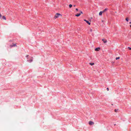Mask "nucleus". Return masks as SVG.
Wrapping results in <instances>:
<instances>
[{
    "label": "nucleus",
    "instance_id": "nucleus-1",
    "mask_svg": "<svg viewBox=\"0 0 131 131\" xmlns=\"http://www.w3.org/2000/svg\"><path fill=\"white\" fill-rule=\"evenodd\" d=\"M61 15L59 13H57L55 16L54 18L55 19Z\"/></svg>",
    "mask_w": 131,
    "mask_h": 131
},
{
    "label": "nucleus",
    "instance_id": "nucleus-2",
    "mask_svg": "<svg viewBox=\"0 0 131 131\" xmlns=\"http://www.w3.org/2000/svg\"><path fill=\"white\" fill-rule=\"evenodd\" d=\"M33 59V58L32 57L31 58H30V60H27V61L29 62L30 63L32 61Z\"/></svg>",
    "mask_w": 131,
    "mask_h": 131
},
{
    "label": "nucleus",
    "instance_id": "nucleus-3",
    "mask_svg": "<svg viewBox=\"0 0 131 131\" xmlns=\"http://www.w3.org/2000/svg\"><path fill=\"white\" fill-rule=\"evenodd\" d=\"M89 124L90 125H91L94 124V123L92 121H90L89 122Z\"/></svg>",
    "mask_w": 131,
    "mask_h": 131
},
{
    "label": "nucleus",
    "instance_id": "nucleus-4",
    "mask_svg": "<svg viewBox=\"0 0 131 131\" xmlns=\"http://www.w3.org/2000/svg\"><path fill=\"white\" fill-rule=\"evenodd\" d=\"M16 46V44H13V45H11L10 46V48H12L13 47H15Z\"/></svg>",
    "mask_w": 131,
    "mask_h": 131
},
{
    "label": "nucleus",
    "instance_id": "nucleus-5",
    "mask_svg": "<svg viewBox=\"0 0 131 131\" xmlns=\"http://www.w3.org/2000/svg\"><path fill=\"white\" fill-rule=\"evenodd\" d=\"M102 41H103L104 43H106L107 42V41L105 39H102Z\"/></svg>",
    "mask_w": 131,
    "mask_h": 131
},
{
    "label": "nucleus",
    "instance_id": "nucleus-6",
    "mask_svg": "<svg viewBox=\"0 0 131 131\" xmlns=\"http://www.w3.org/2000/svg\"><path fill=\"white\" fill-rule=\"evenodd\" d=\"M84 21H85L89 25H90L91 23L89 22V21L85 19H84Z\"/></svg>",
    "mask_w": 131,
    "mask_h": 131
},
{
    "label": "nucleus",
    "instance_id": "nucleus-7",
    "mask_svg": "<svg viewBox=\"0 0 131 131\" xmlns=\"http://www.w3.org/2000/svg\"><path fill=\"white\" fill-rule=\"evenodd\" d=\"M100 49V48L99 47V48H96L95 49V51H99V50Z\"/></svg>",
    "mask_w": 131,
    "mask_h": 131
},
{
    "label": "nucleus",
    "instance_id": "nucleus-8",
    "mask_svg": "<svg viewBox=\"0 0 131 131\" xmlns=\"http://www.w3.org/2000/svg\"><path fill=\"white\" fill-rule=\"evenodd\" d=\"M81 15V14L80 13L78 14H77L75 16L77 17H78L79 16Z\"/></svg>",
    "mask_w": 131,
    "mask_h": 131
},
{
    "label": "nucleus",
    "instance_id": "nucleus-9",
    "mask_svg": "<svg viewBox=\"0 0 131 131\" xmlns=\"http://www.w3.org/2000/svg\"><path fill=\"white\" fill-rule=\"evenodd\" d=\"M2 18L5 20H6V18L4 16H3L2 17Z\"/></svg>",
    "mask_w": 131,
    "mask_h": 131
},
{
    "label": "nucleus",
    "instance_id": "nucleus-10",
    "mask_svg": "<svg viewBox=\"0 0 131 131\" xmlns=\"http://www.w3.org/2000/svg\"><path fill=\"white\" fill-rule=\"evenodd\" d=\"M103 13L102 11H101L99 13V15L100 16Z\"/></svg>",
    "mask_w": 131,
    "mask_h": 131
},
{
    "label": "nucleus",
    "instance_id": "nucleus-11",
    "mask_svg": "<svg viewBox=\"0 0 131 131\" xmlns=\"http://www.w3.org/2000/svg\"><path fill=\"white\" fill-rule=\"evenodd\" d=\"M107 8H105L104 10H103L102 11V12H103V13H104V12H105L107 10Z\"/></svg>",
    "mask_w": 131,
    "mask_h": 131
},
{
    "label": "nucleus",
    "instance_id": "nucleus-12",
    "mask_svg": "<svg viewBox=\"0 0 131 131\" xmlns=\"http://www.w3.org/2000/svg\"><path fill=\"white\" fill-rule=\"evenodd\" d=\"M89 64L91 66H93L94 64V63H89Z\"/></svg>",
    "mask_w": 131,
    "mask_h": 131
},
{
    "label": "nucleus",
    "instance_id": "nucleus-13",
    "mask_svg": "<svg viewBox=\"0 0 131 131\" xmlns=\"http://www.w3.org/2000/svg\"><path fill=\"white\" fill-rule=\"evenodd\" d=\"M69 7L70 8H71L72 7V5H71V4H70L69 5Z\"/></svg>",
    "mask_w": 131,
    "mask_h": 131
},
{
    "label": "nucleus",
    "instance_id": "nucleus-14",
    "mask_svg": "<svg viewBox=\"0 0 131 131\" xmlns=\"http://www.w3.org/2000/svg\"><path fill=\"white\" fill-rule=\"evenodd\" d=\"M119 58H120V57H118L116 58V60H117V59H119Z\"/></svg>",
    "mask_w": 131,
    "mask_h": 131
},
{
    "label": "nucleus",
    "instance_id": "nucleus-15",
    "mask_svg": "<svg viewBox=\"0 0 131 131\" xmlns=\"http://www.w3.org/2000/svg\"><path fill=\"white\" fill-rule=\"evenodd\" d=\"M126 20L127 21H128V18H126Z\"/></svg>",
    "mask_w": 131,
    "mask_h": 131
},
{
    "label": "nucleus",
    "instance_id": "nucleus-16",
    "mask_svg": "<svg viewBox=\"0 0 131 131\" xmlns=\"http://www.w3.org/2000/svg\"><path fill=\"white\" fill-rule=\"evenodd\" d=\"M118 110V109L115 110V112H117Z\"/></svg>",
    "mask_w": 131,
    "mask_h": 131
},
{
    "label": "nucleus",
    "instance_id": "nucleus-17",
    "mask_svg": "<svg viewBox=\"0 0 131 131\" xmlns=\"http://www.w3.org/2000/svg\"><path fill=\"white\" fill-rule=\"evenodd\" d=\"M128 48L129 50H131V48L129 47H128Z\"/></svg>",
    "mask_w": 131,
    "mask_h": 131
},
{
    "label": "nucleus",
    "instance_id": "nucleus-18",
    "mask_svg": "<svg viewBox=\"0 0 131 131\" xmlns=\"http://www.w3.org/2000/svg\"><path fill=\"white\" fill-rule=\"evenodd\" d=\"M29 56V55H27L26 56V57L27 58Z\"/></svg>",
    "mask_w": 131,
    "mask_h": 131
},
{
    "label": "nucleus",
    "instance_id": "nucleus-19",
    "mask_svg": "<svg viewBox=\"0 0 131 131\" xmlns=\"http://www.w3.org/2000/svg\"><path fill=\"white\" fill-rule=\"evenodd\" d=\"M107 91H108L109 90V88H107Z\"/></svg>",
    "mask_w": 131,
    "mask_h": 131
},
{
    "label": "nucleus",
    "instance_id": "nucleus-20",
    "mask_svg": "<svg viewBox=\"0 0 131 131\" xmlns=\"http://www.w3.org/2000/svg\"><path fill=\"white\" fill-rule=\"evenodd\" d=\"M2 16V15H1V14L0 13V18H1V17Z\"/></svg>",
    "mask_w": 131,
    "mask_h": 131
},
{
    "label": "nucleus",
    "instance_id": "nucleus-21",
    "mask_svg": "<svg viewBox=\"0 0 131 131\" xmlns=\"http://www.w3.org/2000/svg\"><path fill=\"white\" fill-rule=\"evenodd\" d=\"M92 29H90V31H91V32H92Z\"/></svg>",
    "mask_w": 131,
    "mask_h": 131
},
{
    "label": "nucleus",
    "instance_id": "nucleus-22",
    "mask_svg": "<svg viewBox=\"0 0 131 131\" xmlns=\"http://www.w3.org/2000/svg\"><path fill=\"white\" fill-rule=\"evenodd\" d=\"M75 10H77V11H78V9H77V8H76V9H75Z\"/></svg>",
    "mask_w": 131,
    "mask_h": 131
},
{
    "label": "nucleus",
    "instance_id": "nucleus-23",
    "mask_svg": "<svg viewBox=\"0 0 131 131\" xmlns=\"http://www.w3.org/2000/svg\"><path fill=\"white\" fill-rule=\"evenodd\" d=\"M80 13H81L82 14H83V13H82V12L81 11L80 12Z\"/></svg>",
    "mask_w": 131,
    "mask_h": 131
},
{
    "label": "nucleus",
    "instance_id": "nucleus-24",
    "mask_svg": "<svg viewBox=\"0 0 131 131\" xmlns=\"http://www.w3.org/2000/svg\"><path fill=\"white\" fill-rule=\"evenodd\" d=\"M73 6L74 7H75V5H73Z\"/></svg>",
    "mask_w": 131,
    "mask_h": 131
},
{
    "label": "nucleus",
    "instance_id": "nucleus-25",
    "mask_svg": "<svg viewBox=\"0 0 131 131\" xmlns=\"http://www.w3.org/2000/svg\"><path fill=\"white\" fill-rule=\"evenodd\" d=\"M129 23V24H131V22H130Z\"/></svg>",
    "mask_w": 131,
    "mask_h": 131
},
{
    "label": "nucleus",
    "instance_id": "nucleus-26",
    "mask_svg": "<svg viewBox=\"0 0 131 131\" xmlns=\"http://www.w3.org/2000/svg\"><path fill=\"white\" fill-rule=\"evenodd\" d=\"M130 26L131 27V25H130Z\"/></svg>",
    "mask_w": 131,
    "mask_h": 131
}]
</instances>
